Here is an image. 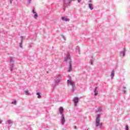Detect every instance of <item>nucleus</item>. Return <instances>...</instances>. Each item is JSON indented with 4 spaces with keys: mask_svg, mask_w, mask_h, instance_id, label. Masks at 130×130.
I'll list each match as a JSON object with an SVG mask.
<instances>
[{
    "mask_svg": "<svg viewBox=\"0 0 130 130\" xmlns=\"http://www.w3.org/2000/svg\"><path fill=\"white\" fill-rule=\"evenodd\" d=\"M64 61H69V68L68 72H72V62L71 61V57H70V55H68L64 60Z\"/></svg>",
    "mask_w": 130,
    "mask_h": 130,
    "instance_id": "obj_1",
    "label": "nucleus"
},
{
    "mask_svg": "<svg viewBox=\"0 0 130 130\" xmlns=\"http://www.w3.org/2000/svg\"><path fill=\"white\" fill-rule=\"evenodd\" d=\"M99 125L102 126V123L100 124V115H98L96 118V126H98Z\"/></svg>",
    "mask_w": 130,
    "mask_h": 130,
    "instance_id": "obj_2",
    "label": "nucleus"
},
{
    "mask_svg": "<svg viewBox=\"0 0 130 130\" xmlns=\"http://www.w3.org/2000/svg\"><path fill=\"white\" fill-rule=\"evenodd\" d=\"M68 85H70L71 86H72L73 89H75L76 88V86L75 85V83L73 82L71 80H68Z\"/></svg>",
    "mask_w": 130,
    "mask_h": 130,
    "instance_id": "obj_3",
    "label": "nucleus"
},
{
    "mask_svg": "<svg viewBox=\"0 0 130 130\" xmlns=\"http://www.w3.org/2000/svg\"><path fill=\"white\" fill-rule=\"evenodd\" d=\"M75 106H77L78 103H79V98H74Z\"/></svg>",
    "mask_w": 130,
    "mask_h": 130,
    "instance_id": "obj_4",
    "label": "nucleus"
},
{
    "mask_svg": "<svg viewBox=\"0 0 130 130\" xmlns=\"http://www.w3.org/2000/svg\"><path fill=\"white\" fill-rule=\"evenodd\" d=\"M64 122H66V119H64V116L63 115H62L61 123L64 124Z\"/></svg>",
    "mask_w": 130,
    "mask_h": 130,
    "instance_id": "obj_5",
    "label": "nucleus"
},
{
    "mask_svg": "<svg viewBox=\"0 0 130 130\" xmlns=\"http://www.w3.org/2000/svg\"><path fill=\"white\" fill-rule=\"evenodd\" d=\"M62 20L63 21H65L66 22H68V21L69 22L70 21V19H69V18H68L67 17H64L62 18Z\"/></svg>",
    "mask_w": 130,
    "mask_h": 130,
    "instance_id": "obj_6",
    "label": "nucleus"
},
{
    "mask_svg": "<svg viewBox=\"0 0 130 130\" xmlns=\"http://www.w3.org/2000/svg\"><path fill=\"white\" fill-rule=\"evenodd\" d=\"M59 112L60 114H62V112H63V108H62V107L60 108Z\"/></svg>",
    "mask_w": 130,
    "mask_h": 130,
    "instance_id": "obj_7",
    "label": "nucleus"
},
{
    "mask_svg": "<svg viewBox=\"0 0 130 130\" xmlns=\"http://www.w3.org/2000/svg\"><path fill=\"white\" fill-rule=\"evenodd\" d=\"M94 92L95 96L97 95V94H98V92H97V87L95 88V89L94 90Z\"/></svg>",
    "mask_w": 130,
    "mask_h": 130,
    "instance_id": "obj_8",
    "label": "nucleus"
},
{
    "mask_svg": "<svg viewBox=\"0 0 130 130\" xmlns=\"http://www.w3.org/2000/svg\"><path fill=\"white\" fill-rule=\"evenodd\" d=\"M102 109L101 108L99 107L97 109H96L95 111L96 112H100V111H101Z\"/></svg>",
    "mask_w": 130,
    "mask_h": 130,
    "instance_id": "obj_9",
    "label": "nucleus"
},
{
    "mask_svg": "<svg viewBox=\"0 0 130 130\" xmlns=\"http://www.w3.org/2000/svg\"><path fill=\"white\" fill-rule=\"evenodd\" d=\"M89 9H90L91 10H93V5H92V4L90 3L89 4Z\"/></svg>",
    "mask_w": 130,
    "mask_h": 130,
    "instance_id": "obj_10",
    "label": "nucleus"
},
{
    "mask_svg": "<svg viewBox=\"0 0 130 130\" xmlns=\"http://www.w3.org/2000/svg\"><path fill=\"white\" fill-rule=\"evenodd\" d=\"M111 76L112 77V78H113V77H114V70H113L112 71Z\"/></svg>",
    "mask_w": 130,
    "mask_h": 130,
    "instance_id": "obj_11",
    "label": "nucleus"
},
{
    "mask_svg": "<svg viewBox=\"0 0 130 130\" xmlns=\"http://www.w3.org/2000/svg\"><path fill=\"white\" fill-rule=\"evenodd\" d=\"M11 104H14V105H17V102L16 101V100H14L13 102H12L11 103Z\"/></svg>",
    "mask_w": 130,
    "mask_h": 130,
    "instance_id": "obj_12",
    "label": "nucleus"
},
{
    "mask_svg": "<svg viewBox=\"0 0 130 130\" xmlns=\"http://www.w3.org/2000/svg\"><path fill=\"white\" fill-rule=\"evenodd\" d=\"M37 17H38V15L37 14V13H35V15H34L35 19H37Z\"/></svg>",
    "mask_w": 130,
    "mask_h": 130,
    "instance_id": "obj_13",
    "label": "nucleus"
},
{
    "mask_svg": "<svg viewBox=\"0 0 130 130\" xmlns=\"http://www.w3.org/2000/svg\"><path fill=\"white\" fill-rule=\"evenodd\" d=\"M37 95H38V98H40V97H41V95H40V94H39V93H37Z\"/></svg>",
    "mask_w": 130,
    "mask_h": 130,
    "instance_id": "obj_14",
    "label": "nucleus"
},
{
    "mask_svg": "<svg viewBox=\"0 0 130 130\" xmlns=\"http://www.w3.org/2000/svg\"><path fill=\"white\" fill-rule=\"evenodd\" d=\"M8 123H13V122H12V121L11 120H9L8 121Z\"/></svg>",
    "mask_w": 130,
    "mask_h": 130,
    "instance_id": "obj_15",
    "label": "nucleus"
},
{
    "mask_svg": "<svg viewBox=\"0 0 130 130\" xmlns=\"http://www.w3.org/2000/svg\"><path fill=\"white\" fill-rule=\"evenodd\" d=\"M28 94H29V91L28 90H26L25 91V95H28Z\"/></svg>",
    "mask_w": 130,
    "mask_h": 130,
    "instance_id": "obj_16",
    "label": "nucleus"
},
{
    "mask_svg": "<svg viewBox=\"0 0 130 130\" xmlns=\"http://www.w3.org/2000/svg\"><path fill=\"white\" fill-rule=\"evenodd\" d=\"M68 2L69 3V4L70 5V4H71V3H72V0H69L68 1Z\"/></svg>",
    "mask_w": 130,
    "mask_h": 130,
    "instance_id": "obj_17",
    "label": "nucleus"
},
{
    "mask_svg": "<svg viewBox=\"0 0 130 130\" xmlns=\"http://www.w3.org/2000/svg\"><path fill=\"white\" fill-rule=\"evenodd\" d=\"M32 13H33V14H36V12H35V11H34V9L32 10Z\"/></svg>",
    "mask_w": 130,
    "mask_h": 130,
    "instance_id": "obj_18",
    "label": "nucleus"
},
{
    "mask_svg": "<svg viewBox=\"0 0 130 130\" xmlns=\"http://www.w3.org/2000/svg\"><path fill=\"white\" fill-rule=\"evenodd\" d=\"M126 130H128V126H126Z\"/></svg>",
    "mask_w": 130,
    "mask_h": 130,
    "instance_id": "obj_19",
    "label": "nucleus"
},
{
    "mask_svg": "<svg viewBox=\"0 0 130 130\" xmlns=\"http://www.w3.org/2000/svg\"><path fill=\"white\" fill-rule=\"evenodd\" d=\"M78 3H80L81 2V0H78Z\"/></svg>",
    "mask_w": 130,
    "mask_h": 130,
    "instance_id": "obj_20",
    "label": "nucleus"
},
{
    "mask_svg": "<svg viewBox=\"0 0 130 130\" xmlns=\"http://www.w3.org/2000/svg\"><path fill=\"white\" fill-rule=\"evenodd\" d=\"M10 4H12V0H10Z\"/></svg>",
    "mask_w": 130,
    "mask_h": 130,
    "instance_id": "obj_21",
    "label": "nucleus"
},
{
    "mask_svg": "<svg viewBox=\"0 0 130 130\" xmlns=\"http://www.w3.org/2000/svg\"><path fill=\"white\" fill-rule=\"evenodd\" d=\"M89 3H92V1H89Z\"/></svg>",
    "mask_w": 130,
    "mask_h": 130,
    "instance_id": "obj_22",
    "label": "nucleus"
},
{
    "mask_svg": "<svg viewBox=\"0 0 130 130\" xmlns=\"http://www.w3.org/2000/svg\"><path fill=\"white\" fill-rule=\"evenodd\" d=\"M2 121H0V123H2Z\"/></svg>",
    "mask_w": 130,
    "mask_h": 130,
    "instance_id": "obj_23",
    "label": "nucleus"
},
{
    "mask_svg": "<svg viewBox=\"0 0 130 130\" xmlns=\"http://www.w3.org/2000/svg\"><path fill=\"white\" fill-rule=\"evenodd\" d=\"M20 47H22V46H21V45H20Z\"/></svg>",
    "mask_w": 130,
    "mask_h": 130,
    "instance_id": "obj_24",
    "label": "nucleus"
},
{
    "mask_svg": "<svg viewBox=\"0 0 130 130\" xmlns=\"http://www.w3.org/2000/svg\"><path fill=\"white\" fill-rule=\"evenodd\" d=\"M64 6H66V4H64Z\"/></svg>",
    "mask_w": 130,
    "mask_h": 130,
    "instance_id": "obj_25",
    "label": "nucleus"
}]
</instances>
